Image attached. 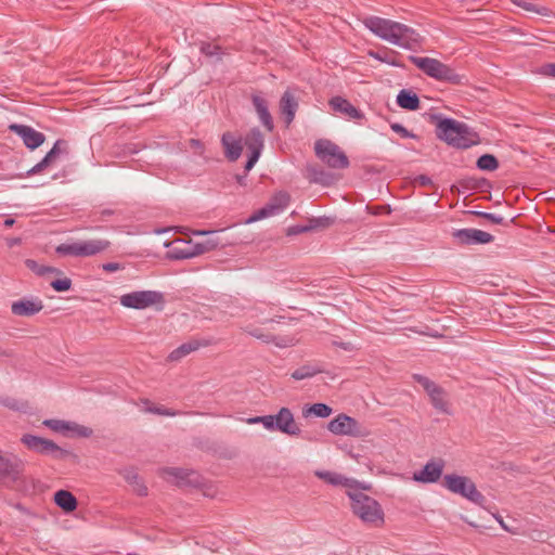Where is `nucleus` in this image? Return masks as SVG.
Masks as SVG:
<instances>
[{
    "label": "nucleus",
    "instance_id": "f257e3e1",
    "mask_svg": "<svg viewBox=\"0 0 555 555\" xmlns=\"http://www.w3.org/2000/svg\"><path fill=\"white\" fill-rule=\"evenodd\" d=\"M429 122L436 128V137L452 147L467 150L481 141L478 132L467 124L440 113L430 114Z\"/></svg>",
    "mask_w": 555,
    "mask_h": 555
},
{
    "label": "nucleus",
    "instance_id": "f03ea898",
    "mask_svg": "<svg viewBox=\"0 0 555 555\" xmlns=\"http://www.w3.org/2000/svg\"><path fill=\"white\" fill-rule=\"evenodd\" d=\"M350 499V508L364 524L382 527L385 522V513L382 505L364 492H346Z\"/></svg>",
    "mask_w": 555,
    "mask_h": 555
},
{
    "label": "nucleus",
    "instance_id": "7ed1b4c3",
    "mask_svg": "<svg viewBox=\"0 0 555 555\" xmlns=\"http://www.w3.org/2000/svg\"><path fill=\"white\" fill-rule=\"evenodd\" d=\"M2 487L26 494L33 488L23 476L24 463L15 455H2Z\"/></svg>",
    "mask_w": 555,
    "mask_h": 555
},
{
    "label": "nucleus",
    "instance_id": "20e7f679",
    "mask_svg": "<svg viewBox=\"0 0 555 555\" xmlns=\"http://www.w3.org/2000/svg\"><path fill=\"white\" fill-rule=\"evenodd\" d=\"M21 442L31 452L40 455L51 456L53 460L63 461L68 457L77 459V455L55 443L53 440L36 436L33 434H24Z\"/></svg>",
    "mask_w": 555,
    "mask_h": 555
},
{
    "label": "nucleus",
    "instance_id": "39448f33",
    "mask_svg": "<svg viewBox=\"0 0 555 555\" xmlns=\"http://www.w3.org/2000/svg\"><path fill=\"white\" fill-rule=\"evenodd\" d=\"M442 486L450 492L459 494L479 506H483L487 502L486 496L477 489L469 477L448 474L443 476Z\"/></svg>",
    "mask_w": 555,
    "mask_h": 555
},
{
    "label": "nucleus",
    "instance_id": "423d86ee",
    "mask_svg": "<svg viewBox=\"0 0 555 555\" xmlns=\"http://www.w3.org/2000/svg\"><path fill=\"white\" fill-rule=\"evenodd\" d=\"M314 152L317 157L331 168L345 169L350 165L347 155L331 140H317L314 143Z\"/></svg>",
    "mask_w": 555,
    "mask_h": 555
},
{
    "label": "nucleus",
    "instance_id": "0eeeda50",
    "mask_svg": "<svg viewBox=\"0 0 555 555\" xmlns=\"http://www.w3.org/2000/svg\"><path fill=\"white\" fill-rule=\"evenodd\" d=\"M327 429L337 436H350L364 438L370 435V429L354 417L339 413L327 424Z\"/></svg>",
    "mask_w": 555,
    "mask_h": 555
},
{
    "label": "nucleus",
    "instance_id": "6e6552de",
    "mask_svg": "<svg viewBox=\"0 0 555 555\" xmlns=\"http://www.w3.org/2000/svg\"><path fill=\"white\" fill-rule=\"evenodd\" d=\"M121 306L130 309H145L153 305H164L163 293L156 291H135L120 296Z\"/></svg>",
    "mask_w": 555,
    "mask_h": 555
},
{
    "label": "nucleus",
    "instance_id": "1a4fd4ad",
    "mask_svg": "<svg viewBox=\"0 0 555 555\" xmlns=\"http://www.w3.org/2000/svg\"><path fill=\"white\" fill-rule=\"evenodd\" d=\"M268 430L279 431L287 436H299L301 429L295 422V417L291 409L283 406L276 414L268 415Z\"/></svg>",
    "mask_w": 555,
    "mask_h": 555
},
{
    "label": "nucleus",
    "instance_id": "9d476101",
    "mask_svg": "<svg viewBox=\"0 0 555 555\" xmlns=\"http://www.w3.org/2000/svg\"><path fill=\"white\" fill-rule=\"evenodd\" d=\"M291 202V195L285 191L276 192L269 202L261 208L255 210L246 220L245 223H254L264 218L274 216L285 209Z\"/></svg>",
    "mask_w": 555,
    "mask_h": 555
},
{
    "label": "nucleus",
    "instance_id": "9b49d317",
    "mask_svg": "<svg viewBox=\"0 0 555 555\" xmlns=\"http://www.w3.org/2000/svg\"><path fill=\"white\" fill-rule=\"evenodd\" d=\"M362 23L370 31L380 39L389 41L392 44L395 41H398L396 33L399 22L370 15L364 17Z\"/></svg>",
    "mask_w": 555,
    "mask_h": 555
},
{
    "label": "nucleus",
    "instance_id": "f8f14e48",
    "mask_svg": "<svg viewBox=\"0 0 555 555\" xmlns=\"http://www.w3.org/2000/svg\"><path fill=\"white\" fill-rule=\"evenodd\" d=\"M243 144L247 147L246 172H249L261 156L264 147V134L258 127H253L245 134Z\"/></svg>",
    "mask_w": 555,
    "mask_h": 555
},
{
    "label": "nucleus",
    "instance_id": "ddd939ff",
    "mask_svg": "<svg viewBox=\"0 0 555 555\" xmlns=\"http://www.w3.org/2000/svg\"><path fill=\"white\" fill-rule=\"evenodd\" d=\"M453 238L457 245H486L494 241V236L478 229H459L453 231Z\"/></svg>",
    "mask_w": 555,
    "mask_h": 555
},
{
    "label": "nucleus",
    "instance_id": "4468645a",
    "mask_svg": "<svg viewBox=\"0 0 555 555\" xmlns=\"http://www.w3.org/2000/svg\"><path fill=\"white\" fill-rule=\"evenodd\" d=\"M446 462L442 459L429 460L422 469L414 472L412 479L420 483H435L442 476Z\"/></svg>",
    "mask_w": 555,
    "mask_h": 555
},
{
    "label": "nucleus",
    "instance_id": "2eb2a0df",
    "mask_svg": "<svg viewBox=\"0 0 555 555\" xmlns=\"http://www.w3.org/2000/svg\"><path fill=\"white\" fill-rule=\"evenodd\" d=\"M9 130L16 133L24 142L25 146L34 151L41 146L46 141V135L42 132L35 130L27 125L11 124Z\"/></svg>",
    "mask_w": 555,
    "mask_h": 555
},
{
    "label": "nucleus",
    "instance_id": "dca6fc26",
    "mask_svg": "<svg viewBox=\"0 0 555 555\" xmlns=\"http://www.w3.org/2000/svg\"><path fill=\"white\" fill-rule=\"evenodd\" d=\"M221 146L228 162H236L243 152V140L233 132L227 131L221 135Z\"/></svg>",
    "mask_w": 555,
    "mask_h": 555
},
{
    "label": "nucleus",
    "instance_id": "f3484780",
    "mask_svg": "<svg viewBox=\"0 0 555 555\" xmlns=\"http://www.w3.org/2000/svg\"><path fill=\"white\" fill-rule=\"evenodd\" d=\"M250 100L262 126L268 132H272L274 121L268 107V101L261 95V92H253Z\"/></svg>",
    "mask_w": 555,
    "mask_h": 555
},
{
    "label": "nucleus",
    "instance_id": "a211bd4d",
    "mask_svg": "<svg viewBox=\"0 0 555 555\" xmlns=\"http://www.w3.org/2000/svg\"><path fill=\"white\" fill-rule=\"evenodd\" d=\"M396 36L398 37V41H395L393 44L409 50H414L416 47H420L423 41V38L415 29L402 23L398 24Z\"/></svg>",
    "mask_w": 555,
    "mask_h": 555
},
{
    "label": "nucleus",
    "instance_id": "6ab92c4d",
    "mask_svg": "<svg viewBox=\"0 0 555 555\" xmlns=\"http://www.w3.org/2000/svg\"><path fill=\"white\" fill-rule=\"evenodd\" d=\"M164 475L173 477L176 479V483L179 487L191 486L197 487L201 485L199 475L192 470L180 467H165L163 469Z\"/></svg>",
    "mask_w": 555,
    "mask_h": 555
},
{
    "label": "nucleus",
    "instance_id": "aec40b11",
    "mask_svg": "<svg viewBox=\"0 0 555 555\" xmlns=\"http://www.w3.org/2000/svg\"><path fill=\"white\" fill-rule=\"evenodd\" d=\"M43 309L42 300L39 298L28 299L22 298L14 301L11 306V311L15 315L30 317L35 315Z\"/></svg>",
    "mask_w": 555,
    "mask_h": 555
},
{
    "label": "nucleus",
    "instance_id": "412c9836",
    "mask_svg": "<svg viewBox=\"0 0 555 555\" xmlns=\"http://www.w3.org/2000/svg\"><path fill=\"white\" fill-rule=\"evenodd\" d=\"M328 105L335 112H339L351 119L360 120L364 118V114L353 106L347 99L336 95L328 101Z\"/></svg>",
    "mask_w": 555,
    "mask_h": 555
},
{
    "label": "nucleus",
    "instance_id": "4be33fe9",
    "mask_svg": "<svg viewBox=\"0 0 555 555\" xmlns=\"http://www.w3.org/2000/svg\"><path fill=\"white\" fill-rule=\"evenodd\" d=\"M199 52L205 57L209 59L210 63L214 65L221 63L223 56L230 54L228 48H224L215 41H201Z\"/></svg>",
    "mask_w": 555,
    "mask_h": 555
},
{
    "label": "nucleus",
    "instance_id": "5701e85b",
    "mask_svg": "<svg viewBox=\"0 0 555 555\" xmlns=\"http://www.w3.org/2000/svg\"><path fill=\"white\" fill-rule=\"evenodd\" d=\"M409 61L412 64H414L418 69H421L424 74L437 80L442 62H440L437 59H431L427 56L422 57L415 55H410Z\"/></svg>",
    "mask_w": 555,
    "mask_h": 555
},
{
    "label": "nucleus",
    "instance_id": "b1692460",
    "mask_svg": "<svg viewBox=\"0 0 555 555\" xmlns=\"http://www.w3.org/2000/svg\"><path fill=\"white\" fill-rule=\"evenodd\" d=\"M297 108V100L289 91H285L280 100V112L286 126H289L293 122Z\"/></svg>",
    "mask_w": 555,
    "mask_h": 555
},
{
    "label": "nucleus",
    "instance_id": "393cba45",
    "mask_svg": "<svg viewBox=\"0 0 555 555\" xmlns=\"http://www.w3.org/2000/svg\"><path fill=\"white\" fill-rule=\"evenodd\" d=\"M166 253V259L169 260H185L194 258L193 243L191 241H178Z\"/></svg>",
    "mask_w": 555,
    "mask_h": 555
},
{
    "label": "nucleus",
    "instance_id": "a878e982",
    "mask_svg": "<svg viewBox=\"0 0 555 555\" xmlns=\"http://www.w3.org/2000/svg\"><path fill=\"white\" fill-rule=\"evenodd\" d=\"M431 405L441 413L451 414L450 403L447 391L439 385L431 389L428 393Z\"/></svg>",
    "mask_w": 555,
    "mask_h": 555
},
{
    "label": "nucleus",
    "instance_id": "bb28decb",
    "mask_svg": "<svg viewBox=\"0 0 555 555\" xmlns=\"http://www.w3.org/2000/svg\"><path fill=\"white\" fill-rule=\"evenodd\" d=\"M193 446L201 451L228 457L227 448L208 437L193 438Z\"/></svg>",
    "mask_w": 555,
    "mask_h": 555
},
{
    "label": "nucleus",
    "instance_id": "cd10ccee",
    "mask_svg": "<svg viewBox=\"0 0 555 555\" xmlns=\"http://www.w3.org/2000/svg\"><path fill=\"white\" fill-rule=\"evenodd\" d=\"M307 178L310 182L319 183L323 186H331L335 182L334 175L319 166H308Z\"/></svg>",
    "mask_w": 555,
    "mask_h": 555
},
{
    "label": "nucleus",
    "instance_id": "c85d7f7f",
    "mask_svg": "<svg viewBox=\"0 0 555 555\" xmlns=\"http://www.w3.org/2000/svg\"><path fill=\"white\" fill-rule=\"evenodd\" d=\"M54 503L65 513L74 512L78 506L77 498L68 490H57L53 496Z\"/></svg>",
    "mask_w": 555,
    "mask_h": 555
},
{
    "label": "nucleus",
    "instance_id": "c756f323",
    "mask_svg": "<svg viewBox=\"0 0 555 555\" xmlns=\"http://www.w3.org/2000/svg\"><path fill=\"white\" fill-rule=\"evenodd\" d=\"M437 80L455 86H464L468 82L465 75L456 73L454 68L444 63H441Z\"/></svg>",
    "mask_w": 555,
    "mask_h": 555
},
{
    "label": "nucleus",
    "instance_id": "7c9ffc66",
    "mask_svg": "<svg viewBox=\"0 0 555 555\" xmlns=\"http://www.w3.org/2000/svg\"><path fill=\"white\" fill-rule=\"evenodd\" d=\"M459 185L465 191L490 192L492 182L487 178L466 177L459 181Z\"/></svg>",
    "mask_w": 555,
    "mask_h": 555
},
{
    "label": "nucleus",
    "instance_id": "2f4dec72",
    "mask_svg": "<svg viewBox=\"0 0 555 555\" xmlns=\"http://www.w3.org/2000/svg\"><path fill=\"white\" fill-rule=\"evenodd\" d=\"M397 104L406 111H416L421 106L418 95L411 89H401L397 95Z\"/></svg>",
    "mask_w": 555,
    "mask_h": 555
},
{
    "label": "nucleus",
    "instance_id": "473e14b6",
    "mask_svg": "<svg viewBox=\"0 0 555 555\" xmlns=\"http://www.w3.org/2000/svg\"><path fill=\"white\" fill-rule=\"evenodd\" d=\"M209 345V341L208 340H198V339H193V340H190L188 343H184L182 345H180L178 348H176L175 350H172L169 354V359L171 361H178L180 360L181 358L188 356L189 353L197 350L199 347L202 346H208Z\"/></svg>",
    "mask_w": 555,
    "mask_h": 555
},
{
    "label": "nucleus",
    "instance_id": "72a5a7b5",
    "mask_svg": "<svg viewBox=\"0 0 555 555\" xmlns=\"http://www.w3.org/2000/svg\"><path fill=\"white\" fill-rule=\"evenodd\" d=\"M111 246L107 240H90L80 242L82 257H90L106 250Z\"/></svg>",
    "mask_w": 555,
    "mask_h": 555
},
{
    "label": "nucleus",
    "instance_id": "f704fd0d",
    "mask_svg": "<svg viewBox=\"0 0 555 555\" xmlns=\"http://www.w3.org/2000/svg\"><path fill=\"white\" fill-rule=\"evenodd\" d=\"M332 413H333V409L328 404L323 403V402L306 404L302 408V416L304 417L314 416V417H320V418H326L330 415H332Z\"/></svg>",
    "mask_w": 555,
    "mask_h": 555
},
{
    "label": "nucleus",
    "instance_id": "c9c22d12",
    "mask_svg": "<svg viewBox=\"0 0 555 555\" xmlns=\"http://www.w3.org/2000/svg\"><path fill=\"white\" fill-rule=\"evenodd\" d=\"M49 166H50V164L44 158H42L38 164H36L34 167H31L28 170H25V171L21 170V171H17V172L2 173V180L35 176V175H38V173L42 172Z\"/></svg>",
    "mask_w": 555,
    "mask_h": 555
},
{
    "label": "nucleus",
    "instance_id": "e433bc0d",
    "mask_svg": "<svg viewBox=\"0 0 555 555\" xmlns=\"http://www.w3.org/2000/svg\"><path fill=\"white\" fill-rule=\"evenodd\" d=\"M315 475L332 486H341L348 489L349 478L334 472L323 470L317 472Z\"/></svg>",
    "mask_w": 555,
    "mask_h": 555
},
{
    "label": "nucleus",
    "instance_id": "4c0bfd02",
    "mask_svg": "<svg viewBox=\"0 0 555 555\" xmlns=\"http://www.w3.org/2000/svg\"><path fill=\"white\" fill-rule=\"evenodd\" d=\"M476 167L481 171H495L500 167V162L495 155L485 153L477 158Z\"/></svg>",
    "mask_w": 555,
    "mask_h": 555
},
{
    "label": "nucleus",
    "instance_id": "58836bf2",
    "mask_svg": "<svg viewBox=\"0 0 555 555\" xmlns=\"http://www.w3.org/2000/svg\"><path fill=\"white\" fill-rule=\"evenodd\" d=\"M69 427L65 429L64 435L69 438H89L93 435V430L90 427L80 425L75 422L68 421Z\"/></svg>",
    "mask_w": 555,
    "mask_h": 555
},
{
    "label": "nucleus",
    "instance_id": "ea45409f",
    "mask_svg": "<svg viewBox=\"0 0 555 555\" xmlns=\"http://www.w3.org/2000/svg\"><path fill=\"white\" fill-rule=\"evenodd\" d=\"M322 372H324V371L321 367L317 366V365L304 364V365L299 366L298 369H296L292 373L291 376H292V378H294L296 380H302V379H306V378L313 377L317 374L322 373Z\"/></svg>",
    "mask_w": 555,
    "mask_h": 555
},
{
    "label": "nucleus",
    "instance_id": "a19ab883",
    "mask_svg": "<svg viewBox=\"0 0 555 555\" xmlns=\"http://www.w3.org/2000/svg\"><path fill=\"white\" fill-rule=\"evenodd\" d=\"M2 405L14 411V412H20V413H25V414L29 413V410H30V405L27 400L16 399L13 397L2 398Z\"/></svg>",
    "mask_w": 555,
    "mask_h": 555
},
{
    "label": "nucleus",
    "instance_id": "79ce46f5",
    "mask_svg": "<svg viewBox=\"0 0 555 555\" xmlns=\"http://www.w3.org/2000/svg\"><path fill=\"white\" fill-rule=\"evenodd\" d=\"M512 1L514 4H516L518 8H521L525 11L533 12V13H537L539 15L546 16V17L554 15L553 11L546 7L537 5L534 3L527 2L525 0H512Z\"/></svg>",
    "mask_w": 555,
    "mask_h": 555
},
{
    "label": "nucleus",
    "instance_id": "37998d69",
    "mask_svg": "<svg viewBox=\"0 0 555 555\" xmlns=\"http://www.w3.org/2000/svg\"><path fill=\"white\" fill-rule=\"evenodd\" d=\"M55 253L60 256L82 257L80 242L60 244L56 246Z\"/></svg>",
    "mask_w": 555,
    "mask_h": 555
},
{
    "label": "nucleus",
    "instance_id": "c03bdc74",
    "mask_svg": "<svg viewBox=\"0 0 555 555\" xmlns=\"http://www.w3.org/2000/svg\"><path fill=\"white\" fill-rule=\"evenodd\" d=\"M467 214L486 219L491 223L501 224V225H505V227H507L509 223H513L515 220V218H512L509 221H506V220H504L503 217H500L495 214L478 211V210H469Z\"/></svg>",
    "mask_w": 555,
    "mask_h": 555
},
{
    "label": "nucleus",
    "instance_id": "a18cd8bd",
    "mask_svg": "<svg viewBox=\"0 0 555 555\" xmlns=\"http://www.w3.org/2000/svg\"><path fill=\"white\" fill-rule=\"evenodd\" d=\"M63 152L67 153V142L63 139H59L43 158L51 165Z\"/></svg>",
    "mask_w": 555,
    "mask_h": 555
},
{
    "label": "nucleus",
    "instance_id": "49530a36",
    "mask_svg": "<svg viewBox=\"0 0 555 555\" xmlns=\"http://www.w3.org/2000/svg\"><path fill=\"white\" fill-rule=\"evenodd\" d=\"M334 223H335L334 217L322 216V217H312L309 219L310 231L324 230V229L332 227Z\"/></svg>",
    "mask_w": 555,
    "mask_h": 555
},
{
    "label": "nucleus",
    "instance_id": "de8ad7c7",
    "mask_svg": "<svg viewBox=\"0 0 555 555\" xmlns=\"http://www.w3.org/2000/svg\"><path fill=\"white\" fill-rule=\"evenodd\" d=\"M395 51H386L384 54H380L379 52H371L370 55H372L374 59L385 62L389 65L396 66V67H403V64L397 60Z\"/></svg>",
    "mask_w": 555,
    "mask_h": 555
},
{
    "label": "nucleus",
    "instance_id": "09e8293b",
    "mask_svg": "<svg viewBox=\"0 0 555 555\" xmlns=\"http://www.w3.org/2000/svg\"><path fill=\"white\" fill-rule=\"evenodd\" d=\"M143 402L149 405L146 408V411L150 413H153V414L163 415V416H176V415L180 414V411H176V410L165 408L162 405L158 406V405L151 404V401L149 399H145Z\"/></svg>",
    "mask_w": 555,
    "mask_h": 555
},
{
    "label": "nucleus",
    "instance_id": "8fccbe9b",
    "mask_svg": "<svg viewBox=\"0 0 555 555\" xmlns=\"http://www.w3.org/2000/svg\"><path fill=\"white\" fill-rule=\"evenodd\" d=\"M42 425L56 433H65L69 427L68 421L48 418L42 422Z\"/></svg>",
    "mask_w": 555,
    "mask_h": 555
},
{
    "label": "nucleus",
    "instance_id": "3c124183",
    "mask_svg": "<svg viewBox=\"0 0 555 555\" xmlns=\"http://www.w3.org/2000/svg\"><path fill=\"white\" fill-rule=\"evenodd\" d=\"M72 280L69 278H62L53 280L50 286L57 293L67 292L72 288Z\"/></svg>",
    "mask_w": 555,
    "mask_h": 555
},
{
    "label": "nucleus",
    "instance_id": "603ef678",
    "mask_svg": "<svg viewBox=\"0 0 555 555\" xmlns=\"http://www.w3.org/2000/svg\"><path fill=\"white\" fill-rule=\"evenodd\" d=\"M372 485L359 481L353 478H349L348 489L346 492H363V491H371Z\"/></svg>",
    "mask_w": 555,
    "mask_h": 555
},
{
    "label": "nucleus",
    "instance_id": "864d4df0",
    "mask_svg": "<svg viewBox=\"0 0 555 555\" xmlns=\"http://www.w3.org/2000/svg\"><path fill=\"white\" fill-rule=\"evenodd\" d=\"M412 377L417 384H420L424 388L426 393H428L431 389H434L437 386L435 382H433L430 378L422 374H413Z\"/></svg>",
    "mask_w": 555,
    "mask_h": 555
},
{
    "label": "nucleus",
    "instance_id": "5fc2aeb1",
    "mask_svg": "<svg viewBox=\"0 0 555 555\" xmlns=\"http://www.w3.org/2000/svg\"><path fill=\"white\" fill-rule=\"evenodd\" d=\"M390 128L392 131L398 133L401 138L418 139V135L408 130L403 125L399 122H391Z\"/></svg>",
    "mask_w": 555,
    "mask_h": 555
},
{
    "label": "nucleus",
    "instance_id": "6e6d98bb",
    "mask_svg": "<svg viewBox=\"0 0 555 555\" xmlns=\"http://www.w3.org/2000/svg\"><path fill=\"white\" fill-rule=\"evenodd\" d=\"M306 232H310L309 223L306 225L297 224V225L288 227L286 230V235L294 236V235H298V234L306 233Z\"/></svg>",
    "mask_w": 555,
    "mask_h": 555
},
{
    "label": "nucleus",
    "instance_id": "4d7b16f0",
    "mask_svg": "<svg viewBox=\"0 0 555 555\" xmlns=\"http://www.w3.org/2000/svg\"><path fill=\"white\" fill-rule=\"evenodd\" d=\"M249 334L258 339H261L264 343L274 341V336L272 334H263L260 328H255L250 331Z\"/></svg>",
    "mask_w": 555,
    "mask_h": 555
},
{
    "label": "nucleus",
    "instance_id": "13d9d810",
    "mask_svg": "<svg viewBox=\"0 0 555 555\" xmlns=\"http://www.w3.org/2000/svg\"><path fill=\"white\" fill-rule=\"evenodd\" d=\"M414 183H416L420 186H430L433 185V180L430 177L426 175H418L414 178Z\"/></svg>",
    "mask_w": 555,
    "mask_h": 555
},
{
    "label": "nucleus",
    "instance_id": "bf43d9fd",
    "mask_svg": "<svg viewBox=\"0 0 555 555\" xmlns=\"http://www.w3.org/2000/svg\"><path fill=\"white\" fill-rule=\"evenodd\" d=\"M268 415L254 416L246 420L248 424H261L268 430Z\"/></svg>",
    "mask_w": 555,
    "mask_h": 555
},
{
    "label": "nucleus",
    "instance_id": "052dcab7",
    "mask_svg": "<svg viewBox=\"0 0 555 555\" xmlns=\"http://www.w3.org/2000/svg\"><path fill=\"white\" fill-rule=\"evenodd\" d=\"M192 248L194 250V256L195 257L199 256V255H203V254H205L207 251H210V249L205 244V242L194 243Z\"/></svg>",
    "mask_w": 555,
    "mask_h": 555
},
{
    "label": "nucleus",
    "instance_id": "680f3d73",
    "mask_svg": "<svg viewBox=\"0 0 555 555\" xmlns=\"http://www.w3.org/2000/svg\"><path fill=\"white\" fill-rule=\"evenodd\" d=\"M102 269L105 272H115V271H118L120 269H124V266L120 264L119 262H106V263L102 264Z\"/></svg>",
    "mask_w": 555,
    "mask_h": 555
},
{
    "label": "nucleus",
    "instance_id": "e2e57ef3",
    "mask_svg": "<svg viewBox=\"0 0 555 555\" xmlns=\"http://www.w3.org/2000/svg\"><path fill=\"white\" fill-rule=\"evenodd\" d=\"M134 491L137 492L138 495L140 496H146L149 491H147V487L142 482V480L135 482L134 485Z\"/></svg>",
    "mask_w": 555,
    "mask_h": 555
},
{
    "label": "nucleus",
    "instance_id": "0e129e2a",
    "mask_svg": "<svg viewBox=\"0 0 555 555\" xmlns=\"http://www.w3.org/2000/svg\"><path fill=\"white\" fill-rule=\"evenodd\" d=\"M125 479L130 485H133V486L135 485V482L141 480L140 476L134 470L127 472V474L125 475Z\"/></svg>",
    "mask_w": 555,
    "mask_h": 555
},
{
    "label": "nucleus",
    "instance_id": "69168bd1",
    "mask_svg": "<svg viewBox=\"0 0 555 555\" xmlns=\"http://www.w3.org/2000/svg\"><path fill=\"white\" fill-rule=\"evenodd\" d=\"M25 266L27 269H29L30 271H33L35 274H38L39 272V269H40V266L36 260L34 259H26L25 260Z\"/></svg>",
    "mask_w": 555,
    "mask_h": 555
},
{
    "label": "nucleus",
    "instance_id": "338daca9",
    "mask_svg": "<svg viewBox=\"0 0 555 555\" xmlns=\"http://www.w3.org/2000/svg\"><path fill=\"white\" fill-rule=\"evenodd\" d=\"M204 242L210 250H214V249L218 248L219 246H224L223 243H221L218 238H214V237H209Z\"/></svg>",
    "mask_w": 555,
    "mask_h": 555
},
{
    "label": "nucleus",
    "instance_id": "774afa93",
    "mask_svg": "<svg viewBox=\"0 0 555 555\" xmlns=\"http://www.w3.org/2000/svg\"><path fill=\"white\" fill-rule=\"evenodd\" d=\"M543 73L545 75L555 77V63H548L543 66Z\"/></svg>",
    "mask_w": 555,
    "mask_h": 555
}]
</instances>
